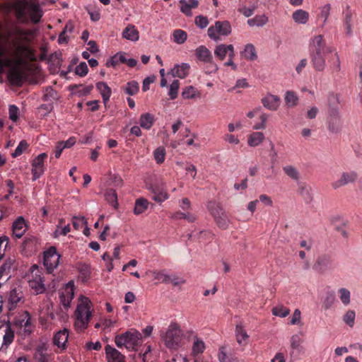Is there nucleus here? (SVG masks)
Wrapping results in <instances>:
<instances>
[{"label": "nucleus", "mask_w": 362, "mask_h": 362, "mask_svg": "<svg viewBox=\"0 0 362 362\" xmlns=\"http://www.w3.org/2000/svg\"><path fill=\"white\" fill-rule=\"evenodd\" d=\"M21 298V296H19V293L17 292L16 289H13L12 291H11L8 298V301L9 303L11 304V307L9 308L10 312L11 311L12 308L13 306H16L17 303L20 301Z\"/></svg>", "instance_id": "nucleus-53"}, {"label": "nucleus", "mask_w": 362, "mask_h": 362, "mask_svg": "<svg viewBox=\"0 0 362 362\" xmlns=\"http://www.w3.org/2000/svg\"><path fill=\"white\" fill-rule=\"evenodd\" d=\"M235 335L237 342L240 346H245V344H247V339L249 338V336L241 325H236Z\"/></svg>", "instance_id": "nucleus-34"}, {"label": "nucleus", "mask_w": 362, "mask_h": 362, "mask_svg": "<svg viewBox=\"0 0 362 362\" xmlns=\"http://www.w3.org/2000/svg\"><path fill=\"white\" fill-rule=\"evenodd\" d=\"M303 339L299 334H293L290 339V348L291 351L289 353L290 357L292 359L298 358V355L303 352V346L301 344Z\"/></svg>", "instance_id": "nucleus-17"}, {"label": "nucleus", "mask_w": 362, "mask_h": 362, "mask_svg": "<svg viewBox=\"0 0 362 362\" xmlns=\"http://www.w3.org/2000/svg\"><path fill=\"white\" fill-rule=\"evenodd\" d=\"M96 88L101 94L104 104L106 105L111 96L110 88L105 82H98L96 83Z\"/></svg>", "instance_id": "nucleus-33"}, {"label": "nucleus", "mask_w": 362, "mask_h": 362, "mask_svg": "<svg viewBox=\"0 0 362 362\" xmlns=\"http://www.w3.org/2000/svg\"><path fill=\"white\" fill-rule=\"evenodd\" d=\"M106 201L111 204L115 209L118 206L117 192L113 189H108L105 194Z\"/></svg>", "instance_id": "nucleus-42"}, {"label": "nucleus", "mask_w": 362, "mask_h": 362, "mask_svg": "<svg viewBox=\"0 0 362 362\" xmlns=\"http://www.w3.org/2000/svg\"><path fill=\"white\" fill-rule=\"evenodd\" d=\"M16 330L8 323L6 328L5 329V334L1 337L3 342L4 343V346L6 349L8 347V346L13 341L14 339V332Z\"/></svg>", "instance_id": "nucleus-37"}, {"label": "nucleus", "mask_w": 362, "mask_h": 362, "mask_svg": "<svg viewBox=\"0 0 362 362\" xmlns=\"http://www.w3.org/2000/svg\"><path fill=\"white\" fill-rule=\"evenodd\" d=\"M61 308L62 317L66 314V312L70 307L71 302L74 297V284L73 281H69L66 284L64 288L59 293Z\"/></svg>", "instance_id": "nucleus-10"}, {"label": "nucleus", "mask_w": 362, "mask_h": 362, "mask_svg": "<svg viewBox=\"0 0 362 362\" xmlns=\"http://www.w3.org/2000/svg\"><path fill=\"white\" fill-rule=\"evenodd\" d=\"M105 349L108 362H125V356L114 347L107 345Z\"/></svg>", "instance_id": "nucleus-22"}, {"label": "nucleus", "mask_w": 362, "mask_h": 362, "mask_svg": "<svg viewBox=\"0 0 362 362\" xmlns=\"http://www.w3.org/2000/svg\"><path fill=\"white\" fill-rule=\"evenodd\" d=\"M328 129L332 133H338L341 128V121L339 113L328 114Z\"/></svg>", "instance_id": "nucleus-24"}, {"label": "nucleus", "mask_w": 362, "mask_h": 362, "mask_svg": "<svg viewBox=\"0 0 362 362\" xmlns=\"http://www.w3.org/2000/svg\"><path fill=\"white\" fill-rule=\"evenodd\" d=\"M47 158V154L42 153L34 159L32 163V173L34 180L39 178L44 173V161Z\"/></svg>", "instance_id": "nucleus-16"}, {"label": "nucleus", "mask_w": 362, "mask_h": 362, "mask_svg": "<svg viewBox=\"0 0 362 362\" xmlns=\"http://www.w3.org/2000/svg\"><path fill=\"white\" fill-rule=\"evenodd\" d=\"M69 330L66 328L58 331L53 337L54 345L64 350L68 341Z\"/></svg>", "instance_id": "nucleus-23"}, {"label": "nucleus", "mask_w": 362, "mask_h": 362, "mask_svg": "<svg viewBox=\"0 0 362 362\" xmlns=\"http://www.w3.org/2000/svg\"><path fill=\"white\" fill-rule=\"evenodd\" d=\"M122 37L132 40L136 41L139 40V32L133 25H128L123 30Z\"/></svg>", "instance_id": "nucleus-36"}, {"label": "nucleus", "mask_w": 362, "mask_h": 362, "mask_svg": "<svg viewBox=\"0 0 362 362\" xmlns=\"http://www.w3.org/2000/svg\"><path fill=\"white\" fill-rule=\"evenodd\" d=\"M180 82L178 80H174L170 86L169 96L171 100H174L177 96Z\"/></svg>", "instance_id": "nucleus-55"}, {"label": "nucleus", "mask_w": 362, "mask_h": 362, "mask_svg": "<svg viewBox=\"0 0 362 362\" xmlns=\"http://www.w3.org/2000/svg\"><path fill=\"white\" fill-rule=\"evenodd\" d=\"M33 35V32L31 30L16 28L12 40L13 52L11 53L6 47L0 45V74L8 69V78L13 86H22L26 78L25 72L21 66L25 63L27 59L33 56L29 46Z\"/></svg>", "instance_id": "nucleus-1"}, {"label": "nucleus", "mask_w": 362, "mask_h": 362, "mask_svg": "<svg viewBox=\"0 0 362 362\" xmlns=\"http://www.w3.org/2000/svg\"><path fill=\"white\" fill-rule=\"evenodd\" d=\"M327 53H310L311 62L315 70L317 71H322L325 67V57Z\"/></svg>", "instance_id": "nucleus-21"}, {"label": "nucleus", "mask_w": 362, "mask_h": 362, "mask_svg": "<svg viewBox=\"0 0 362 362\" xmlns=\"http://www.w3.org/2000/svg\"><path fill=\"white\" fill-rule=\"evenodd\" d=\"M339 297L344 305H348L351 301L350 291L345 288H339L338 291Z\"/></svg>", "instance_id": "nucleus-49"}, {"label": "nucleus", "mask_w": 362, "mask_h": 362, "mask_svg": "<svg viewBox=\"0 0 362 362\" xmlns=\"http://www.w3.org/2000/svg\"><path fill=\"white\" fill-rule=\"evenodd\" d=\"M284 100L288 107H293L297 105L298 97L294 91L288 90L285 94Z\"/></svg>", "instance_id": "nucleus-41"}, {"label": "nucleus", "mask_w": 362, "mask_h": 362, "mask_svg": "<svg viewBox=\"0 0 362 362\" xmlns=\"http://www.w3.org/2000/svg\"><path fill=\"white\" fill-rule=\"evenodd\" d=\"M309 51L310 53H332L333 50L332 47L326 46L323 36L322 35H318L310 39Z\"/></svg>", "instance_id": "nucleus-13"}, {"label": "nucleus", "mask_w": 362, "mask_h": 362, "mask_svg": "<svg viewBox=\"0 0 362 362\" xmlns=\"http://www.w3.org/2000/svg\"><path fill=\"white\" fill-rule=\"evenodd\" d=\"M93 88V85H89L87 86H83V85H71L70 86V89L72 91H75L78 94L79 96H85L90 93L91 90Z\"/></svg>", "instance_id": "nucleus-39"}, {"label": "nucleus", "mask_w": 362, "mask_h": 362, "mask_svg": "<svg viewBox=\"0 0 362 362\" xmlns=\"http://www.w3.org/2000/svg\"><path fill=\"white\" fill-rule=\"evenodd\" d=\"M333 267V259L327 255L318 257L313 265V269L320 273H324Z\"/></svg>", "instance_id": "nucleus-15"}, {"label": "nucleus", "mask_w": 362, "mask_h": 362, "mask_svg": "<svg viewBox=\"0 0 362 362\" xmlns=\"http://www.w3.org/2000/svg\"><path fill=\"white\" fill-rule=\"evenodd\" d=\"M18 263L14 256L7 257L0 267V284L6 282L11 273L17 269Z\"/></svg>", "instance_id": "nucleus-11"}, {"label": "nucleus", "mask_w": 362, "mask_h": 362, "mask_svg": "<svg viewBox=\"0 0 362 362\" xmlns=\"http://www.w3.org/2000/svg\"><path fill=\"white\" fill-rule=\"evenodd\" d=\"M283 171L290 178L294 180H298L300 179V173L298 169L291 165H288L283 167Z\"/></svg>", "instance_id": "nucleus-45"}, {"label": "nucleus", "mask_w": 362, "mask_h": 362, "mask_svg": "<svg viewBox=\"0 0 362 362\" xmlns=\"http://www.w3.org/2000/svg\"><path fill=\"white\" fill-rule=\"evenodd\" d=\"M289 313L290 310L283 305L276 306L272 309V314L281 317H284Z\"/></svg>", "instance_id": "nucleus-54"}, {"label": "nucleus", "mask_w": 362, "mask_h": 362, "mask_svg": "<svg viewBox=\"0 0 362 362\" xmlns=\"http://www.w3.org/2000/svg\"><path fill=\"white\" fill-rule=\"evenodd\" d=\"M154 117L150 113L143 114L140 117V125L141 127L149 129L153 126Z\"/></svg>", "instance_id": "nucleus-44"}, {"label": "nucleus", "mask_w": 362, "mask_h": 362, "mask_svg": "<svg viewBox=\"0 0 362 362\" xmlns=\"http://www.w3.org/2000/svg\"><path fill=\"white\" fill-rule=\"evenodd\" d=\"M173 36L175 42L182 44L187 40V35L184 30L177 29L174 30Z\"/></svg>", "instance_id": "nucleus-51"}, {"label": "nucleus", "mask_w": 362, "mask_h": 362, "mask_svg": "<svg viewBox=\"0 0 362 362\" xmlns=\"http://www.w3.org/2000/svg\"><path fill=\"white\" fill-rule=\"evenodd\" d=\"M214 54L220 60H223L226 55L228 54V58L234 57V47L233 45L221 44L216 47L214 49Z\"/></svg>", "instance_id": "nucleus-20"}, {"label": "nucleus", "mask_w": 362, "mask_h": 362, "mask_svg": "<svg viewBox=\"0 0 362 362\" xmlns=\"http://www.w3.org/2000/svg\"><path fill=\"white\" fill-rule=\"evenodd\" d=\"M139 83L136 81L128 82L124 88L125 93L129 95H134L136 94L139 91Z\"/></svg>", "instance_id": "nucleus-47"}, {"label": "nucleus", "mask_w": 362, "mask_h": 362, "mask_svg": "<svg viewBox=\"0 0 362 362\" xmlns=\"http://www.w3.org/2000/svg\"><path fill=\"white\" fill-rule=\"evenodd\" d=\"M208 209L217 226L221 229H226L229 226L230 221L222 207L215 202H210L208 204Z\"/></svg>", "instance_id": "nucleus-9"}, {"label": "nucleus", "mask_w": 362, "mask_h": 362, "mask_svg": "<svg viewBox=\"0 0 362 362\" xmlns=\"http://www.w3.org/2000/svg\"><path fill=\"white\" fill-rule=\"evenodd\" d=\"M262 103L266 108L270 110H276L280 105V98L275 95L269 94L262 99Z\"/></svg>", "instance_id": "nucleus-26"}, {"label": "nucleus", "mask_w": 362, "mask_h": 362, "mask_svg": "<svg viewBox=\"0 0 362 362\" xmlns=\"http://www.w3.org/2000/svg\"><path fill=\"white\" fill-rule=\"evenodd\" d=\"M344 18H343V25L346 30V34L348 36H351L352 35V26H353V13L349 9V7H347L346 11L344 12Z\"/></svg>", "instance_id": "nucleus-29"}, {"label": "nucleus", "mask_w": 362, "mask_h": 362, "mask_svg": "<svg viewBox=\"0 0 362 362\" xmlns=\"http://www.w3.org/2000/svg\"><path fill=\"white\" fill-rule=\"evenodd\" d=\"M268 21V18L264 15L256 16L253 18H250L247 20V24L252 26H263Z\"/></svg>", "instance_id": "nucleus-46"}, {"label": "nucleus", "mask_w": 362, "mask_h": 362, "mask_svg": "<svg viewBox=\"0 0 362 362\" xmlns=\"http://www.w3.org/2000/svg\"><path fill=\"white\" fill-rule=\"evenodd\" d=\"M298 194L302 197L306 204H309L313 200L311 188L304 182L298 184Z\"/></svg>", "instance_id": "nucleus-28"}, {"label": "nucleus", "mask_w": 362, "mask_h": 362, "mask_svg": "<svg viewBox=\"0 0 362 362\" xmlns=\"http://www.w3.org/2000/svg\"><path fill=\"white\" fill-rule=\"evenodd\" d=\"M13 235L16 238H21L25 234L26 231V224L24 218L22 216H19L13 222Z\"/></svg>", "instance_id": "nucleus-25"}, {"label": "nucleus", "mask_w": 362, "mask_h": 362, "mask_svg": "<svg viewBox=\"0 0 362 362\" xmlns=\"http://www.w3.org/2000/svg\"><path fill=\"white\" fill-rule=\"evenodd\" d=\"M12 8L17 20L22 23H28L30 21L37 24L43 16L38 0H17L13 4Z\"/></svg>", "instance_id": "nucleus-2"}, {"label": "nucleus", "mask_w": 362, "mask_h": 362, "mask_svg": "<svg viewBox=\"0 0 362 362\" xmlns=\"http://www.w3.org/2000/svg\"><path fill=\"white\" fill-rule=\"evenodd\" d=\"M190 66L187 63H182L181 65L177 64L171 70L173 76L180 78H185L189 74Z\"/></svg>", "instance_id": "nucleus-30"}, {"label": "nucleus", "mask_w": 362, "mask_h": 362, "mask_svg": "<svg viewBox=\"0 0 362 362\" xmlns=\"http://www.w3.org/2000/svg\"><path fill=\"white\" fill-rule=\"evenodd\" d=\"M255 9V6L252 8H247L245 6L241 7L238 8V11L244 15L245 17H250L252 16Z\"/></svg>", "instance_id": "nucleus-64"}, {"label": "nucleus", "mask_w": 362, "mask_h": 362, "mask_svg": "<svg viewBox=\"0 0 362 362\" xmlns=\"http://www.w3.org/2000/svg\"><path fill=\"white\" fill-rule=\"evenodd\" d=\"M309 13L303 9H298L292 14L293 20L300 24H305L309 20Z\"/></svg>", "instance_id": "nucleus-35"}, {"label": "nucleus", "mask_w": 362, "mask_h": 362, "mask_svg": "<svg viewBox=\"0 0 362 362\" xmlns=\"http://www.w3.org/2000/svg\"><path fill=\"white\" fill-rule=\"evenodd\" d=\"M197 92V91L194 87L189 86L183 90L182 95L185 99L193 98L196 96Z\"/></svg>", "instance_id": "nucleus-57"}, {"label": "nucleus", "mask_w": 362, "mask_h": 362, "mask_svg": "<svg viewBox=\"0 0 362 362\" xmlns=\"http://www.w3.org/2000/svg\"><path fill=\"white\" fill-rule=\"evenodd\" d=\"M180 10L187 16L192 14L191 10L198 6L197 0H180Z\"/></svg>", "instance_id": "nucleus-32"}, {"label": "nucleus", "mask_w": 362, "mask_h": 362, "mask_svg": "<svg viewBox=\"0 0 362 362\" xmlns=\"http://www.w3.org/2000/svg\"><path fill=\"white\" fill-rule=\"evenodd\" d=\"M330 9H331L330 4H326L321 9L320 16V17L324 18V23H326V21L329 16Z\"/></svg>", "instance_id": "nucleus-63"}, {"label": "nucleus", "mask_w": 362, "mask_h": 362, "mask_svg": "<svg viewBox=\"0 0 362 362\" xmlns=\"http://www.w3.org/2000/svg\"><path fill=\"white\" fill-rule=\"evenodd\" d=\"M162 338L167 348L176 350L182 346L183 332L178 325L172 323Z\"/></svg>", "instance_id": "nucleus-6"}, {"label": "nucleus", "mask_w": 362, "mask_h": 362, "mask_svg": "<svg viewBox=\"0 0 362 362\" xmlns=\"http://www.w3.org/2000/svg\"><path fill=\"white\" fill-rule=\"evenodd\" d=\"M28 146V144L25 140L21 141L16 147L15 151L12 153V156L13 158H16L21 156L23 153V151H25Z\"/></svg>", "instance_id": "nucleus-58"}, {"label": "nucleus", "mask_w": 362, "mask_h": 362, "mask_svg": "<svg viewBox=\"0 0 362 362\" xmlns=\"http://www.w3.org/2000/svg\"><path fill=\"white\" fill-rule=\"evenodd\" d=\"M264 139V134L262 132H256L250 134L248 138L247 142L250 146H257L262 142Z\"/></svg>", "instance_id": "nucleus-43"}, {"label": "nucleus", "mask_w": 362, "mask_h": 362, "mask_svg": "<svg viewBox=\"0 0 362 362\" xmlns=\"http://www.w3.org/2000/svg\"><path fill=\"white\" fill-rule=\"evenodd\" d=\"M154 159L158 164H161L165 158V149L163 146L157 148L153 151Z\"/></svg>", "instance_id": "nucleus-52"}, {"label": "nucleus", "mask_w": 362, "mask_h": 362, "mask_svg": "<svg viewBox=\"0 0 362 362\" xmlns=\"http://www.w3.org/2000/svg\"><path fill=\"white\" fill-rule=\"evenodd\" d=\"M26 279L29 286L35 294L42 293L45 291L42 272L36 264L31 267Z\"/></svg>", "instance_id": "nucleus-7"}, {"label": "nucleus", "mask_w": 362, "mask_h": 362, "mask_svg": "<svg viewBox=\"0 0 362 362\" xmlns=\"http://www.w3.org/2000/svg\"><path fill=\"white\" fill-rule=\"evenodd\" d=\"M88 69L86 62H81L75 69L76 74L80 76H84L88 74Z\"/></svg>", "instance_id": "nucleus-60"}, {"label": "nucleus", "mask_w": 362, "mask_h": 362, "mask_svg": "<svg viewBox=\"0 0 362 362\" xmlns=\"http://www.w3.org/2000/svg\"><path fill=\"white\" fill-rule=\"evenodd\" d=\"M329 62L332 63L331 68L333 71L338 72L340 71V60L337 52L332 54V58Z\"/></svg>", "instance_id": "nucleus-56"}, {"label": "nucleus", "mask_w": 362, "mask_h": 362, "mask_svg": "<svg viewBox=\"0 0 362 362\" xmlns=\"http://www.w3.org/2000/svg\"><path fill=\"white\" fill-rule=\"evenodd\" d=\"M206 349L205 343L196 334L193 335V343L192 346L191 356L192 357L199 356Z\"/></svg>", "instance_id": "nucleus-27"}, {"label": "nucleus", "mask_w": 362, "mask_h": 362, "mask_svg": "<svg viewBox=\"0 0 362 362\" xmlns=\"http://www.w3.org/2000/svg\"><path fill=\"white\" fill-rule=\"evenodd\" d=\"M8 324L22 337H26L33 332V324L30 313L26 310H18L16 313L10 312Z\"/></svg>", "instance_id": "nucleus-4"}, {"label": "nucleus", "mask_w": 362, "mask_h": 362, "mask_svg": "<svg viewBox=\"0 0 362 362\" xmlns=\"http://www.w3.org/2000/svg\"><path fill=\"white\" fill-rule=\"evenodd\" d=\"M154 279L161 281L165 284L171 283L174 286H178L185 283V280L183 279L176 275H168L165 274L163 271L154 272Z\"/></svg>", "instance_id": "nucleus-19"}, {"label": "nucleus", "mask_w": 362, "mask_h": 362, "mask_svg": "<svg viewBox=\"0 0 362 362\" xmlns=\"http://www.w3.org/2000/svg\"><path fill=\"white\" fill-rule=\"evenodd\" d=\"M190 237L194 239L197 238L199 241H204L211 240L213 237V234L209 230H202L199 233L194 232L192 233Z\"/></svg>", "instance_id": "nucleus-48"}, {"label": "nucleus", "mask_w": 362, "mask_h": 362, "mask_svg": "<svg viewBox=\"0 0 362 362\" xmlns=\"http://www.w3.org/2000/svg\"><path fill=\"white\" fill-rule=\"evenodd\" d=\"M195 24L200 28H206L209 24L207 17L203 16H198L195 18Z\"/></svg>", "instance_id": "nucleus-62"}, {"label": "nucleus", "mask_w": 362, "mask_h": 362, "mask_svg": "<svg viewBox=\"0 0 362 362\" xmlns=\"http://www.w3.org/2000/svg\"><path fill=\"white\" fill-rule=\"evenodd\" d=\"M115 342L118 348L125 347L129 351H136L143 342L141 334L134 329L117 334Z\"/></svg>", "instance_id": "nucleus-5"}, {"label": "nucleus", "mask_w": 362, "mask_h": 362, "mask_svg": "<svg viewBox=\"0 0 362 362\" xmlns=\"http://www.w3.org/2000/svg\"><path fill=\"white\" fill-rule=\"evenodd\" d=\"M149 202L144 198H139L136 200L134 212L136 215L144 213L148 208Z\"/></svg>", "instance_id": "nucleus-40"}, {"label": "nucleus", "mask_w": 362, "mask_h": 362, "mask_svg": "<svg viewBox=\"0 0 362 362\" xmlns=\"http://www.w3.org/2000/svg\"><path fill=\"white\" fill-rule=\"evenodd\" d=\"M195 54L199 60L204 63H209L214 71L218 69L216 64L213 62V57L211 52L206 47L199 46L196 49Z\"/></svg>", "instance_id": "nucleus-18"}, {"label": "nucleus", "mask_w": 362, "mask_h": 362, "mask_svg": "<svg viewBox=\"0 0 362 362\" xmlns=\"http://www.w3.org/2000/svg\"><path fill=\"white\" fill-rule=\"evenodd\" d=\"M60 257L54 246L44 252V265L48 273H52L59 265Z\"/></svg>", "instance_id": "nucleus-12"}, {"label": "nucleus", "mask_w": 362, "mask_h": 362, "mask_svg": "<svg viewBox=\"0 0 362 362\" xmlns=\"http://www.w3.org/2000/svg\"><path fill=\"white\" fill-rule=\"evenodd\" d=\"M72 223H73L74 228L76 230H79L82 227L83 225H86V226L87 225V221L84 217L79 218L77 216H74L73 218Z\"/></svg>", "instance_id": "nucleus-61"}, {"label": "nucleus", "mask_w": 362, "mask_h": 362, "mask_svg": "<svg viewBox=\"0 0 362 362\" xmlns=\"http://www.w3.org/2000/svg\"><path fill=\"white\" fill-rule=\"evenodd\" d=\"M339 97L334 93H330L328 95V114L339 113Z\"/></svg>", "instance_id": "nucleus-31"}, {"label": "nucleus", "mask_w": 362, "mask_h": 362, "mask_svg": "<svg viewBox=\"0 0 362 362\" xmlns=\"http://www.w3.org/2000/svg\"><path fill=\"white\" fill-rule=\"evenodd\" d=\"M343 321L350 327H353L355 323L356 313L354 310H349L343 315Z\"/></svg>", "instance_id": "nucleus-50"}, {"label": "nucleus", "mask_w": 362, "mask_h": 362, "mask_svg": "<svg viewBox=\"0 0 362 362\" xmlns=\"http://www.w3.org/2000/svg\"><path fill=\"white\" fill-rule=\"evenodd\" d=\"M153 194V199L157 202H163L168 199V194L165 191L157 192L154 190Z\"/></svg>", "instance_id": "nucleus-59"}, {"label": "nucleus", "mask_w": 362, "mask_h": 362, "mask_svg": "<svg viewBox=\"0 0 362 362\" xmlns=\"http://www.w3.org/2000/svg\"><path fill=\"white\" fill-rule=\"evenodd\" d=\"M358 178V174L355 171L343 172L340 177L331 183L334 189H337L343 186L354 183Z\"/></svg>", "instance_id": "nucleus-14"}, {"label": "nucleus", "mask_w": 362, "mask_h": 362, "mask_svg": "<svg viewBox=\"0 0 362 362\" xmlns=\"http://www.w3.org/2000/svg\"><path fill=\"white\" fill-rule=\"evenodd\" d=\"M242 55L247 60L255 61L257 59V54L253 45L247 44L242 52Z\"/></svg>", "instance_id": "nucleus-38"}, {"label": "nucleus", "mask_w": 362, "mask_h": 362, "mask_svg": "<svg viewBox=\"0 0 362 362\" xmlns=\"http://www.w3.org/2000/svg\"><path fill=\"white\" fill-rule=\"evenodd\" d=\"M231 30L230 24L228 21H218L214 25L208 28L207 33L211 39L218 41L221 36H228L231 33Z\"/></svg>", "instance_id": "nucleus-8"}, {"label": "nucleus", "mask_w": 362, "mask_h": 362, "mask_svg": "<svg viewBox=\"0 0 362 362\" xmlns=\"http://www.w3.org/2000/svg\"><path fill=\"white\" fill-rule=\"evenodd\" d=\"M74 315L75 328L80 332L85 330L93 317V304L88 298L81 296L79 298Z\"/></svg>", "instance_id": "nucleus-3"}]
</instances>
